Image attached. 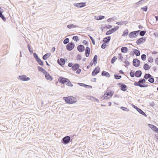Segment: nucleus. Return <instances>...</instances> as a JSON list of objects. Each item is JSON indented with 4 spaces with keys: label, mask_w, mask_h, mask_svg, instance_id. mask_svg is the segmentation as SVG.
<instances>
[{
    "label": "nucleus",
    "mask_w": 158,
    "mask_h": 158,
    "mask_svg": "<svg viewBox=\"0 0 158 158\" xmlns=\"http://www.w3.org/2000/svg\"><path fill=\"white\" fill-rule=\"evenodd\" d=\"M66 85L70 86H72L73 85L68 79V81L66 82Z\"/></svg>",
    "instance_id": "79ce46f5"
},
{
    "label": "nucleus",
    "mask_w": 158,
    "mask_h": 158,
    "mask_svg": "<svg viewBox=\"0 0 158 158\" xmlns=\"http://www.w3.org/2000/svg\"><path fill=\"white\" fill-rule=\"evenodd\" d=\"M155 61L156 64H157L158 65V58H156L155 59Z\"/></svg>",
    "instance_id": "680f3d73"
},
{
    "label": "nucleus",
    "mask_w": 158,
    "mask_h": 158,
    "mask_svg": "<svg viewBox=\"0 0 158 158\" xmlns=\"http://www.w3.org/2000/svg\"><path fill=\"white\" fill-rule=\"evenodd\" d=\"M112 26L110 25H108L106 27V28H111Z\"/></svg>",
    "instance_id": "e2e57ef3"
},
{
    "label": "nucleus",
    "mask_w": 158,
    "mask_h": 158,
    "mask_svg": "<svg viewBox=\"0 0 158 158\" xmlns=\"http://www.w3.org/2000/svg\"><path fill=\"white\" fill-rule=\"evenodd\" d=\"M124 62L126 64L125 66L126 67L128 66L130 64V63L128 61L126 60Z\"/></svg>",
    "instance_id": "5fc2aeb1"
},
{
    "label": "nucleus",
    "mask_w": 158,
    "mask_h": 158,
    "mask_svg": "<svg viewBox=\"0 0 158 158\" xmlns=\"http://www.w3.org/2000/svg\"><path fill=\"white\" fill-rule=\"evenodd\" d=\"M106 46V44H105V43H103L101 45V48H102L104 49L105 48Z\"/></svg>",
    "instance_id": "6e6d98bb"
},
{
    "label": "nucleus",
    "mask_w": 158,
    "mask_h": 158,
    "mask_svg": "<svg viewBox=\"0 0 158 158\" xmlns=\"http://www.w3.org/2000/svg\"><path fill=\"white\" fill-rule=\"evenodd\" d=\"M67 27L69 29H71L76 27L73 24L69 25H67Z\"/></svg>",
    "instance_id": "58836bf2"
},
{
    "label": "nucleus",
    "mask_w": 158,
    "mask_h": 158,
    "mask_svg": "<svg viewBox=\"0 0 158 158\" xmlns=\"http://www.w3.org/2000/svg\"><path fill=\"white\" fill-rule=\"evenodd\" d=\"M118 85H121L120 88L123 91L126 90L127 86L125 85L122 83H119Z\"/></svg>",
    "instance_id": "f3484780"
},
{
    "label": "nucleus",
    "mask_w": 158,
    "mask_h": 158,
    "mask_svg": "<svg viewBox=\"0 0 158 158\" xmlns=\"http://www.w3.org/2000/svg\"><path fill=\"white\" fill-rule=\"evenodd\" d=\"M141 9L145 11H146L148 9V7L147 6H145L144 7L141 8Z\"/></svg>",
    "instance_id": "864d4df0"
},
{
    "label": "nucleus",
    "mask_w": 158,
    "mask_h": 158,
    "mask_svg": "<svg viewBox=\"0 0 158 158\" xmlns=\"http://www.w3.org/2000/svg\"><path fill=\"white\" fill-rule=\"evenodd\" d=\"M36 61L40 65H43V62L41 60L40 58L37 60Z\"/></svg>",
    "instance_id": "e433bc0d"
},
{
    "label": "nucleus",
    "mask_w": 158,
    "mask_h": 158,
    "mask_svg": "<svg viewBox=\"0 0 158 158\" xmlns=\"http://www.w3.org/2000/svg\"><path fill=\"white\" fill-rule=\"evenodd\" d=\"M55 50V47H53L52 49V51L53 52Z\"/></svg>",
    "instance_id": "774afa93"
},
{
    "label": "nucleus",
    "mask_w": 158,
    "mask_h": 158,
    "mask_svg": "<svg viewBox=\"0 0 158 158\" xmlns=\"http://www.w3.org/2000/svg\"><path fill=\"white\" fill-rule=\"evenodd\" d=\"M27 47H28V49H29V52H31V49H30V45H28Z\"/></svg>",
    "instance_id": "338daca9"
},
{
    "label": "nucleus",
    "mask_w": 158,
    "mask_h": 158,
    "mask_svg": "<svg viewBox=\"0 0 158 158\" xmlns=\"http://www.w3.org/2000/svg\"><path fill=\"white\" fill-rule=\"evenodd\" d=\"M70 139V137L69 136H66L62 139L61 140V142L64 144H67L69 143Z\"/></svg>",
    "instance_id": "20e7f679"
},
{
    "label": "nucleus",
    "mask_w": 158,
    "mask_h": 158,
    "mask_svg": "<svg viewBox=\"0 0 158 158\" xmlns=\"http://www.w3.org/2000/svg\"><path fill=\"white\" fill-rule=\"evenodd\" d=\"M150 66L148 64L146 63L144 64L143 68L145 70H148L150 69Z\"/></svg>",
    "instance_id": "c756f323"
},
{
    "label": "nucleus",
    "mask_w": 158,
    "mask_h": 158,
    "mask_svg": "<svg viewBox=\"0 0 158 158\" xmlns=\"http://www.w3.org/2000/svg\"><path fill=\"white\" fill-rule=\"evenodd\" d=\"M45 78L48 80L52 81V77L47 72H45L44 74Z\"/></svg>",
    "instance_id": "4468645a"
},
{
    "label": "nucleus",
    "mask_w": 158,
    "mask_h": 158,
    "mask_svg": "<svg viewBox=\"0 0 158 158\" xmlns=\"http://www.w3.org/2000/svg\"><path fill=\"white\" fill-rule=\"evenodd\" d=\"M133 65L136 67L139 66L140 64V61L137 59H135L133 61Z\"/></svg>",
    "instance_id": "6e6552de"
},
{
    "label": "nucleus",
    "mask_w": 158,
    "mask_h": 158,
    "mask_svg": "<svg viewBox=\"0 0 158 158\" xmlns=\"http://www.w3.org/2000/svg\"><path fill=\"white\" fill-rule=\"evenodd\" d=\"M85 3L81 2L76 4L75 6L77 7H82L85 6Z\"/></svg>",
    "instance_id": "6ab92c4d"
},
{
    "label": "nucleus",
    "mask_w": 158,
    "mask_h": 158,
    "mask_svg": "<svg viewBox=\"0 0 158 158\" xmlns=\"http://www.w3.org/2000/svg\"><path fill=\"white\" fill-rule=\"evenodd\" d=\"M139 31L140 30H138L130 32L129 35V37L131 38H136L138 35V33Z\"/></svg>",
    "instance_id": "7ed1b4c3"
},
{
    "label": "nucleus",
    "mask_w": 158,
    "mask_h": 158,
    "mask_svg": "<svg viewBox=\"0 0 158 158\" xmlns=\"http://www.w3.org/2000/svg\"><path fill=\"white\" fill-rule=\"evenodd\" d=\"M68 79L64 77H60L58 79L59 81L62 84H64L68 81Z\"/></svg>",
    "instance_id": "9d476101"
},
{
    "label": "nucleus",
    "mask_w": 158,
    "mask_h": 158,
    "mask_svg": "<svg viewBox=\"0 0 158 158\" xmlns=\"http://www.w3.org/2000/svg\"><path fill=\"white\" fill-rule=\"evenodd\" d=\"M79 67V65L78 64H75L72 66V69L74 71L77 70Z\"/></svg>",
    "instance_id": "4be33fe9"
},
{
    "label": "nucleus",
    "mask_w": 158,
    "mask_h": 158,
    "mask_svg": "<svg viewBox=\"0 0 158 158\" xmlns=\"http://www.w3.org/2000/svg\"><path fill=\"white\" fill-rule=\"evenodd\" d=\"M33 56L34 58L36 60L39 59L40 58L38 57L37 55L35 52L33 53Z\"/></svg>",
    "instance_id": "49530a36"
},
{
    "label": "nucleus",
    "mask_w": 158,
    "mask_h": 158,
    "mask_svg": "<svg viewBox=\"0 0 158 158\" xmlns=\"http://www.w3.org/2000/svg\"><path fill=\"white\" fill-rule=\"evenodd\" d=\"M148 61L150 63H152L153 61V59L152 57H150L148 60Z\"/></svg>",
    "instance_id": "13d9d810"
},
{
    "label": "nucleus",
    "mask_w": 158,
    "mask_h": 158,
    "mask_svg": "<svg viewBox=\"0 0 158 158\" xmlns=\"http://www.w3.org/2000/svg\"><path fill=\"white\" fill-rule=\"evenodd\" d=\"M19 79L23 81H28L30 80V78L26 75L19 76Z\"/></svg>",
    "instance_id": "1a4fd4ad"
},
{
    "label": "nucleus",
    "mask_w": 158,
    "mask_h": 158,
    "mask_svg": "<svg viewBox=\"0 0 158 158\" xmlns=\"http://www.w3.org/2000/svg\"><path fill=\"white\" fill-rule=\"evenodd\" d=\"M72 64L71 63H69L68 64V65L69 67H72Z\"/></svg>",
    "instance_id": "69168bd1"
},
{
    "label": "nucleus",
    "mask_w": 158,
    "mask_h": 158,
    "mask_svg": "<svg viewBox=\"0 0 158 158\" xmlns=\"http://www.w3.org/2000/svg\"><path fill=\"white\" fill-rule=\"evenodd\" d=\"M69 39L68 38H66L65 39L64 41H63V43L64 44H66L69 43Z\"/></svg>",
    "instance_id": "a19ab883"
},
{
    "label": "nucleus",
    "mask_w": 158,
    "mask_h": 158,
    "mask_svg": "<svg viewBox=\"0 0 158 158\" xmlns=\"http://www.w3.org/2000/svg\"><path fill=\"white\" fill-rule=\"evenodd\" d=\"M100 71V68L98 67L96 68L93 71L92 75L93 76H94L97 74L99 73Z\"/></svg>",
    "instance_id": "9b49d317"
},
{
    "label": "nucleus",
    "mask_w": 158,
    "mask_h": 158,
    "mask_svg": "<svg viewBox=\"0 0 158 158\" xmlns=\"http://www.w3.org/2000/svg\"><path fill=\"white\" fill-rule=\"evenodd\" d=\"M63 99L67 103L72 104L77 102V99L73 96H69L67 97H64L63 98Z\"/></svg>",
    "instance_id": "f03ea898"
},
{
    "label": "nucleus",
    "mask_w": 158,
    "mask_h": 158,
    "mask_svg": "<svg viewBox=\"0 0 158 158\" xmlns=\"http://www.w3.org/2000/svg\"><path fill=\"white\" fill-rule=\"evenodd\" d=\"M148 81L151 83H153L154 81V79L153 77H152L148 80Z\"/></svg>",
    "instance_id": "ea45409f"
},
{
    "label": "nucleus",
    "mask_w": 158,
    "mask_h": 158,
    "mask_svg": "<svg viewBox=\"0 0 158 158\" xmlns=\"http://www.w3.org/2000/svg\"><path fill=\"white\" fill-rule=\"evenodd\" d=\"M117 59V58L116 57V56H114L113 58H112L111 60V63L113 64L115 62L116 60Z\"/></svg>",
    "instance_id": "37998d69"
},
{
    "label": "nucleus",
    "mask_w": 158,
    "mask_h": 158,
    "mask_svg": "<svg viewBox=\"0 0 158 158\" xmlns=\"http://www.w3.org/2000/svg\"><path fill=\"white\" fill-rule=\"evenodd\" d=\"M148 125L149 127H150L153 131H155V132L156 131L157 129L158 128L153 125L148 124Z\"/></svg>",
    "instance_id": "412c9836"
},
{
    "label": "nucleus",
    "mask_w": 158,
    "mask_h": 158,
    "mask_svg": "<svg viewBox=\"0 0 158 158\" xmlns=\"http://www.w3.org/2000/svg\"><path fill=\"white\" fill-rule=\"evenodd\" d=\"M83 43L85 45H88V43L86 40H84L83 41Z\"/></svg>",
    "instance_id": "4d7b16f0"
},
{
    "label": "nucleus",
    "mask_w": 158,
    "mask_h": 158,
    "mask_svg": "<svg viewBox=\"0 0 158 158\" xmlns=\"http://www.w3.org/2000/svg\"><path fill=\"white\" fill-rule=\"evenodd\" d=\"M128 33V31L127 29L124 31L123 33L122 34V35L123 36H125L127 35Z\"/></svg>",
    "instance_id": "4c0bfd02"
},
{
    "label": "nucleus",
    "mask_w": 158,
    "mask_h": 158,
    "mask_svg": "<svg viewBox=\"0 0 158 158\" xmlns=\"http://www.w3.org/2000/svg\"><path fill=\"white\" fill-rule=\"evenodd\" d=\"M142 72L140 70H138L135 73V76L137 77H140L142 75Z\"/></svg>",
    "instance_id": "a211bd4d"
},
{
    "label": "nucleus",
    "mask_w": 158,
    "mask_h": 158,
    "mask_svg": "<svg viewBox=\"0 0 158 158\" xmlns=\"http://www.w3.org/2000/svg\"><path fill=\"white\" fill-rule=\"evenodd\" d=\"M144 0H141L137 2L135 4L136 6H139V5H141L143 4V2H144Z\"/></svg>",
    "instance_id": "f704fd0d"
},
{
    "label": "nucleus",
    "mask_w": 158,
    "mask_h": 158,
    "mask_svg": "<svg viewBox=\"0 0 158 158\" xmlns=\"http://www.w3.org/2000/svg\"><path fill=\"white\" fill-rule=\"evenodd\" d=\"M130 73L131 77H134L135 76V73H134V72L133 71H131L130 72Z\"/></svg>",
    "instance_id": "09e8293b"
},
{
    "label": "nucleus",
    "mask_w": 158,
    "mask_h": 158,
    "mask_svg": "<svg viewBox=\"0 0 158 158\" xmlns=\"http://www.w3.org/2000/svg\"><path fill=\"white\" fill-rule=\"evenodd\" d=\"M114 78L116 79H119L121 77V76L118 75L117 74H114Z\"/></svg>",
    "instance_id": "a18cd8bd"
},
{
    "label": "nucleus",
    "mask_w": 158,
    "mask_h": 158,
    "mask_svg": "<svg viewBox=\"0 0 158 158\" xmlns=\"http://www.w3.org/2000/svg\"><path fill=\"white\" fill-rule=\"evenodd\" d=\"M119 28V26H116L114 28H113L114 29L115 31Z\"/></svg>",
    "instance_id": "052dcab7"
},
{
    "label": "nucleus",
    "mask_w": 158,
    "mask_h": 158,
    "mask_svg": "<svg viewBox=\"0 0 158 158\" xmlns=\"http://www.w3.org/2000/svg\"><path fill=\"white\" fill-rule=\"evenodd\" d=\"M146 55L144 54L142 55L141 56V58L143 60H146Z\"/></svg>",
    "instance_id": "c03bdc74"
},
{
    "label": "nucleus",
    "mask_w": 158,
    "mask_h": 158,
    "mask_svg": "<svg viewBox=\"0 0 158 158\" xmlns=\"http://www.w3.org/2000/svg\"><path fill=\"white\" fill-rule=\"evenodd\" d=\"M134 53L137 56H139L140 55V52L139 50L136 49H134L133 50Z\"/></svg>",
    "instance_id": "5701e85b"
},
{
    "label": "nucleus",
    "mask_w": 158,
    "mask_h": 158,
    "mask_svg": "<svg viewBox=\"0 0 158 158\" xmlns=\"http://www.w3.org/2000/svg\"><path fill=\"white\" fill-rule=\"evenodd\" d=\"M3 10V9H1V7H0V15L2 14Z\"/></svg>",
    "instance_id": "0e129e2a"
},
{
    "label": "nucleus",
    "mask_w": 158,
    "mask_h": 158,
    "mask_svg": "<svg viewBox=\"0 0 158 158\" xmlns=\"http://www.w3.org/2000/svg\"><path fill=\"white\" fill-rule=\"evenodd\" d=\"M72 39L74 40V41H77L79 40L78 39V37L77 36H74L73 37Z\"/></svg>",
    "instance_id": "de8ad7c7"
},
{
    "label": "nucleus",
    "mask_w": 158,
    "mask_h": 158,
    "mask_svg": "<svg viewBox=\"0 0 158 158\" xmlns=\"http://www.w3.org/2000/svg\"><path fill=\"white\" fill-rule=\"evenodd\" d=\"M97 59L98 56L97 55H95L93 59V62L95 65H96L97 62Z\"/></svg>",
    "instance_id": "473e14b6"
},
{
    "label": "nucleus",
    "mask_w": 158,
    "mask_h": 158,
    "mask_svg": "<svg viewBox=\"0 0 158 158\" xmlns=\"http://www.w3.org/2000/svg\"><path fill=\"white\" fill-rule=\"evenodd\" d=\"M58 63L60 65H63L65 64V60L64 59L61 58L60 60H57Z\"/></svg>",
    "instance_id": "ddd939ff"
},
{
    "label": "nucleus",
    "mask_w": 158,
    "mask_h": 158,
    "mask_svg": "<svg viewBox=\"0 0 158 158\" xmlns=\"http://www.w3.org/2000/svg\"><path fill=\"white\" fill-rule=\"evenodd\" d=\"M152 77V75L150 74L146 73L144 75L143 79H140L138 82H135L134 83V85L135 86H139L140 87H148V85L143 84L146 81L144 79H149Z\"/></svg>",
    "instance_id": "f257e3e1"
},
{
    "label": "nucleus",
    "mask_w": 158,
    "mask_h": 158,
    "mask_svg": "<svg viewBox=\"0 0 158 158\" xmlns=\"http://www.w3.org/2000/svg\"><path fill=\"white\" fill-rule=\"evenodd\" d=\"M50 56V53H47L45 54L43 56V59L44 60H46L48 57H49Z\"/></svg>",
    "instance_id": "c85d7f7f"
},
{
    "label": "nucleus",
    "mask_w": 158,
    "mask_h": 158,
    "mask_svg": "<svg viewBox=\"0 0 158 158\" xmlns=\"http://www.w3.org/2000/svg\"><path fill=\"white\" fill-rule=\"evenodd\" d=\"M118 58L121 60V61H122L123 59V57L122 56L121 53H119L118 56Z\"/></svg>",
    "instance_id": "603ef678"
},
{
    "label": "nucleus",
    "mask_w": 158,
    "mask_h": 158,
    "mask_svg": "<svg viewBox=\"0 0 158 158\" xmlns=\"http://www.w3.org/2000/svg\"><path fill=\"white\" fill-rule=\"evenodd\" d=\"M77 49L80 52H82L85 50V47L82 45H79L77 47Z\"/></svg>",
    "instance_id": "f8f14e48"
},
{
    "label": "nucleus",
    "mask_w": 158,
    "mask_h": 158,
    "mask_svg": "<svg viewBox=\"0 0 158 158\" xmlns=\"http://www.w3.org/2000/svg\"><path fill=\"white\" fill-rule=\"evenodd\" d=\"M81 71V69H78L76 72V73L77 74H79Z\"/></svg>",
    "instance_id": "bf43d9fd"
},
{
    "label": "nucleus",
    "mask_w": 158,
    "mask_h": 158,
    "mask_svg": "<svg viewBox=\"0 0 158 158\" xmlns=\"http://www.w3.org/2000/svg\"><path fill=\"white\" fill-rule=\"evenodd\" d=\"M139 35L141 36H143L146 32V31H139Z\"/></svg>",
    "instance_id": "72a5a7b5"
},
{
    "label": "nucleus",
    "mask_w": 158,
    "mask_h": 158,
    "mask_svg": "<svg viewBox=\"0 0 158 158\" xmlns=\"http://www.w3.org/2000/svg\"><path fill=\"white\" fill-rule=\"evenodd\" d=\"M75 46L73 42H70L66 45V49L67 50L70 51L72 50Z\"/></svg>",
    "instance_id": "39448f33"
},
{
    "label": "nucleus",
    "mask_w": 158,
    "mask_h": 158,
    "mask_svg": "<svg viewBox=\"0 0 158 158\" xmlns=\"http://www.w3.org/2000/svg\"><path fill=\"white\" fill-rule=\"evenodd\" d=\"M120 108L121 109H122L123 110H124V111H126L127 112H128L129 111V110L126 107H123V106H121L120 107Z\"/></svg>",
    "instance_id": "c9c22d12"
},
{
    "label": "nucleus",
    "mask_w": 158,
    "mask_h": 158,
    "mask_svg": "<svg viewBox=\"0 0 158 158\" xmlns=\"http://www.w3.org/2000/svg\"><path fill=\"white\" fill-rule=\"evenodd\" d=\"M115 31L114 29L113 28L107 31L106 34V35H109Z\"/></svg>",
    "instance_id": "bb28decb"
},
{
    "label": "nucleus",
    "mask_w": 158,
    "mask_h": 158,
    "mask_svg": "<svg viewBox=\"0 0 158 158\" xmlns=\"http://www.w3.org/2000/svg\"><path fill=\"white\" fill-rule=\"evenodd\" d=\"M121 52L124 53H126L127 52L128 49L126 47H123L121 49Z\"/></svg>",
    "instance_id": "cd10ccee"
},
{
    "label": "nucleus",
    "mask_w": 158,
    "mask_h": 158,
    "mask_svg": "<svg viewBox=\"0 0 158 158\" xmlns=\"http://www.w3.org/2000/svg\"><path fill=\"white\" fill-rule=\"evenodd\" d=\"M102 75L108 77H110V75L108 72L104 71L102 72Z\"/></svg>",
    "instance_id": "aec40b11"
},
{
    "label": "nucleus",
    "mask_w": 158,
    "mask_h": 158,
    "mask_svg": "<svg viewBox=\"0 0 158 158\" xmlns=\"http://www.w3.org/2000/svg\"><path fill=\"white\" fill-rule=\"evenodd\" d=\"M113 93L112 92L106 93L104 95V99H107L110 98L113 96Z\"/></svg>",
    "instance_id": "0eeeda50"
},
{
    "label": "nucleus",
    "mask_w": 158,
    "mask_h": 158,
    "mask_svg": "<svg viewBox=\"0 0 158 158\" xmlns=\"http://www.w3.org/2000/svg\"><path fill=\"white\" fill-rule=\"evenodd\" d=\"M0 17L2 18V20L4 21H5L6 20V19L4 15H3L2 14L0 15Z\"/></svg>",
    "instance_id": "3c124183"
},
{
    "label": "nucleus",
    "mask_w": 158,
    "mask_h": 158,
    "mask_svg": "<svg viewBox=\"0 0 158 158\" xmlns=\"http://www.w3.org/2000/svg\"><path fill=\"white\" fill-rule=\"evenodd\" d=\"M78 84L81 86H83L87 88V87H90L91 89L92 88V86L90 85H88L83 83H79Z\"/></svg>",
    "instance_id": "2f4dec72"
},
{
    "label": "nucleus",
    "mask_w": 158,
    "mask_h": 158,
    "mask_svg": "<svg viewBox=\"0 0 158 158\" xmlns=\"http://www.w3.org/2000/svg\"><path fill=\"white\" fill-rule=\"evenodd\" d=\"M110 40V37L108 36L107 37L105 38L103 40V41L104 43H106L108 42Z\"/></svg>",
    "instance_id": "b1692460"
},
{
    "label": "nucleus",
    "mask_w": 158,
    "mask_h": 158,
    "mask_svg": "<svg viewBox=\"0 0 158 158\" xmlns=\"http://www.w3.org/2000/svg\"><path fill=\"white\" fill-rule=\"evenodd\" d=\"M90 53V48L87 47L85 49V55L86 56L88 57L89 56Z\"/></svg>",
    "instance_id": "dca6fc26"
},
{
    "label": "nucleus",
    "mask_w": 158,
    "mask_h": 158,
    "mask_svg": "<svg viewBox=\"0 0 158 158\" xmlns=\"http://www.w3.org/2000/svg\"><path fill=\"white\" fill-rule=\"evenodd\" d=\"M37 69L39 71L42 72L44 74L45 73V72H47L44 69L41 67L39 66L37 67Z\"/></svg>",
    "instance_id": "a878e982"
},
{
    "label": "nucleus",
    "mask_w": 158,
    "mask_h": 158,
    "mask_svg": "<svg viewBox=\"0 0 158 158\" xmlns=\"http://www.w3.org/2000/svg\"><path fill=\"white\" fill-rule=\"evenodd\" d=\"M133 107L139 113L141 114L144 116L145 117H147V115L141 109L137 107V106H135L134 105H133Z\"/></svg>",
    "instance_id": "423d86ee"
},
{
    "label": "nucleus",
    "mask_w": 158,
    "mask_h": 158,
    "mask_svg": "<svg viewBox=\"0 0 158 158\" xmlns=\"http://www.w3.org/2000/svg\"><path fill=\"white\" fill-rule=\"evenodd\" d=\"M127 23V21H121L120 22H117L116 23V24L120 25H123L124 24H126Z\"/></svg>",
    "instance_id": "7c9ffc66"
},
{
    "label": "nucleus",
    "mask_w": 158,
    "mask_h": 158,
    "mask_svg": "<svg viewBox=\"0 0 158 158\" xmlns=\"http://www.w3.org/2000/svg\"><path fill=\"white\" fill-rule=\"evenodd\" d=\"M146 40L145 38L142 37L138 39L136 41V43L138 45L140 44L142 42H143V41H145Z\"/></svg>",
    "instance_id": "2eb2a0df"
},
{
    "label": "nucleus",
    "mask_w": 158,
    "mask_h": 158,
    "mask_svg": "<svg viewBox=\"0 0 158 158\" xmlns=\"http://www.w3.org/2000/svg\"><path fill=\"white\" fill-rule=\"evenodd\" d=\"M105 18V16H98L97 18L96 19L98 20H101Z\"/></svg>",
    "instance_id": "8fccbe9b"
},
{
    "label": "nucleus",
    "mask_w": 158,
    "mask_h": 158,
    "mask_svg": "<svg viewBox=\"0 0 158 158\" xmlns=\"http://www.w3.org/2000/svg\"><path fill=\"white\" fill-rule=\"evenodd\" d=\"M88 99L91 101H96L98 102H99V100L98 99L93 97L90 96L88 98Z\"/></svg>",
    "instance_id": "393cba45"
}]
</instances>
